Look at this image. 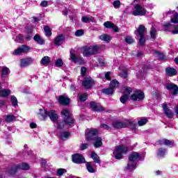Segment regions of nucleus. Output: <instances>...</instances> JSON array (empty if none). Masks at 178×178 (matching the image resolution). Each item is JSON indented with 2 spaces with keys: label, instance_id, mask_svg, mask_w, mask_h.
<instances>
[{
  "label": "nucleus",
  "instance_id": "nucleus-42",
  "mask_svg": "<svg viewBox=\"0 0 178 178\" xmlns=\"http://www.w3.org/2000/svg\"><path fill=\"white\" fill-rule=\"evenodd\" d=\"M110 87L111 88H116L119 87V81H118L116 79H114L111 81Z\"/></svg>",
  "mask_w": 178,
  "mask_h": 178
},
{
  "label": "nucleus",
  "instance_id": "nucleus-45",
  "mask_svg": "<svg viewBox=\"0 0 178 178\" xmlns=\"http://www.w3.org/2000/svg\"><path fill=\"white\" fill-rule=\"evenodd\" d=\"M26 33H27V35L25 36L26 40H31V37H33V32L31 29H26Z\"/></svg>",
  "mask_w": 178,
  "mask_h": 178
},
{
  "label": "nucleus",
  "instance_id": "nucleus-39",
  "mask_svg": "<svg viewBox=\"0 0 178 178\" xmlns=\"http://www.w3.org/2000/svg\"><path fill=\"white\" fill-rule=\"evenodd\" d=\"M44 31L46 37H51V35H52V32L51 31V28H49V26H44Z\"/></svg>",
  "mask_w": 178,
  "mask_h": 178
},
{
  "label": "nucleus",
  "instance_id": "nucleus-35",
  "mask_svg": "<svg viewBox=\"0 0 178 178\" xmlns=\"http://www.w3.org/2000/svg\"><path fill=\"white\" fill-rule=\"evenodd\" d=\"M166 155V149L159 148L157 152V156L159 158H163Z\"/></svg>",
  "mask_w": 178,
  "mask_h": 178
},
{
  "label": "nucleus",
  "instance_id": "nucleus-23",
  "mask_svg": "<svg viewBox=\"0 0 178 178\" xmlns=\"http://www.w3.org/2000/svg\"><path fill=\"white\" fill-rule=\"evenodd\" d=\"M113 127L115 129H124V127H127V124L120 121H115L113 123Z\"/></svg>",
  "mask_w": 178,
  "mask_h": 178
},
{
  "label": "nucleus",
  "instance_id": "nucleus-14",
  "mask_svg": "<svg viewBox=\"0 0 178 178\" xmlns=\"http://www.w3.org/2000/svg\"><path fill=\"white\" fill-rule=\"evenodd\" d=\"M165 88L169 91H171L172 95H177L178 94V87L177 85L175 83H167L165 85Z\"/></svg>",
  "mask_w": 178,
  "mask_h": 178
},
{
  "label": "nucleus",
  "instance_id": "nucleus-48",
  "mask_svg": "<svg viewBox=\"0 0 178 178\" xmlns=\"http://www.w3.org/2000/svg\"><path fill=\"white\" fill-rule=\"evenodd\" d=\"M120 5H122V3H120V1L119 0H116L113 2V6L115 9H119V8H120Z\"/></svg>",
  "mask_w": 178,
  "mask_h": 178
},
{
  "label": "nucleus",
  "instance_id": "nucleus-36",
  "mask_svg": "<svg viewBox=\"0 0 178 178\" xmlns=\"http://www.w3.org/2000/svg\"><path fill=\"white\" fill-rule=\"evenodd\" d=\"M91 158L93 159L95 163H101V160H99V156H98V155L95 152H92Z\"/></svg>",
  "mask_w": 178,
  "mask_h": 178
},
{
  "label": "nucleus",
  "instance_id": "nucleus-20",
  "mask_svg": "<svg viewBox=\"0 0 178 178\" xmlns=\"http://www.w3.org/2000/svg\"><path fill=\"white\" fill-rule=\"evenodd\" d=\"M58 102L61 104V105H69L70 99H69L66 95H63L59 97Z\"/></svg>",
  "mask_w": 178,
  "mask_h": 178
},
{
  "label": "nucleus",
  "instance_id": "nucleus-1",
  "mask_svg": "<svg viewBox=\"0 0 178 178\" xmlns=\"http://www.w3.org/2000/svg\"><path fill=\"white\" fill-rule=\"evenodd\" d=\"M98 129H92L86 130V140L88 141H94L95 148H99L102 145V138L97 136Z\"/></svg>",
  "mask_w": 178,
  "mask_h": 178
},
{
  "label": "nucleus",
  "instance_id": "nucleus-17",
  "mask_svg": "<svg viewBox=\"0 0 178 178\" xmlns=\"http://www.w3.org/2000/svg\"><path fill=\"white\" fill-rule=\"evenodd\" d=\"M90 108L93 111H95V112H103V111H105V108H104L101 104L94 102H90Z\"/></svg>",
  "mask_w": 178,
  "mask_h": 178
},
{
  "label": "nucleus",
  "instance_id": "nucleus-43",
  "mask_svg": "<svg viewBox=\"0 0 178 178\" xmlns=\"http://www.w3.org/2000/svg\"><path fill=\"white\" fill-rule=\"evenodd\" d=\"M103 92L107 95H112V94H113V88L110 87L108 88L103 89Z\"/></svg>",
  "mask_w": 178,
  "mask_h": 178
},
{
  "label": "nucleus",
  "instance_id": "nucleus-61",
  "mask_svg": "<svg viewBox=\"0 0 178 178\" xmlns=\"http://www.w3.org/2000/svg\"><path fill=\"white\" fill-rule=\"evenodd\" d=\"M63 127H65V125L63 124V122H60V123H58L57 125V129H63Z\"/></svg>",
  "mask_w": 178,
  "mask_h": 178
},
{
  "label": "nucleus",
  "instance_id": "nucleus-7",
  "mask_svg": "<svg viewBox=\"0 0 178 178\" xmlns=\"http://www.w3.org/2000/svg\"><path fill=\"white\" fill-rule=\"evenodd\" d=\"M83 56H91L98 54V50L99 47L98 46H90V47H84L83 48Z\"/></svg>",
  "mask_w": 178,
  "mask_h": 178
},
{
  "label": "nucleus",
  "instance_id": "nucleus-22",
  "mask_svg": "<svg viewBox=\"0 0 178 178\" xmlns=\"http://www.w3.org/2000/svg\"><path fill=\"white\" fill-rule=\"evenodd\" d=\"M104 27H106V29H113V30H114L115 33H118L119 31V29H118V26H116V25H115L111 22L107 21L104 22Z\"/></svg>",
  "mask_w": 178,
  "mask_h": 178
},
{
  "label": "nucleus",
  "instance_id": "nucleus-12",
  "mask_svg": "<svg viewBox=\"0 0 178 178\" xmlns=\"http://www.w3.org/2000/svg\"><path fill=\"white\" fill-rule=\"evenodd\" d=\"M30 51V47L26 45H22L15 49L13 52V55H20V54H26Z\"/></svg>",
  "mask_w": 178,
  "mask_h": 178
},
{
  "label": "nucleus",
  "instance_id": "nucleus-10",
  "mask_svg": "<svg viewBox=\"0 0 178 178\" xmlns=\"http://www.w3.org/2000/svg\"><path fill=\"white\" fill-rule=\"evenodd\" d=\"M131 99H132V101H143V99H144V92L141 90L135 91V92L131 95Z\"/></svg>",
  "mask_w": 178,
  "mask_h": 178
},
{
  "label": "nucleus",
  "instance_id": "nucleus-40",
  "mask_svg": "<svg viewBox=\"0 0 178 178\" xmlns=\"http://www.w3.org/2000/svg\"><path fill=\"white\" fill-rule=\"evenodd\" d=\"M51 61V58L49 56H44L42 58L40 63L42 65H48Z\"/></svg>",
  "mask_w": 178,
  "mask_h": 178
},
{
  "label": "nucleus",
  "instance_id": "nucleus-41",
  "mask_svg": "<svg viewBox=\"0 0 178 178\" xmlns=\"http://www.w3.org/2000/svg\"><path fill=\"white\" fill-rule=\"evenodd\" d=\"M67 172V170H66V169L65 168H59L56 171V176H63V175H65V173H66Z\"/></svg>",
  "mask_w": 178,
  "mask_h": 178
},
{
  "label": "nucleus",
  "instance_id": "nucleus-19",
  "mask_svg": "<svg viewBox=\"0 0 178 178\" xmlns=\"http://www.w3.org/2000/svg\"><path fill=\"white\" fill-rule=\"evenodd\" d=\"M70 59L73 61L74 63H77V62H80V60H81V58L76 55L74 50H70Z\"/></svg>",
  "mask_w": 178,
  "mask_h": 178
},
{
  "label": "nucleus",
  "instance_id": "nucleus-25",
  "mask_svg": "<svg viewBox=\"0 0 178 178\" xmlns=\"http://www.w3.org/2000/svg\"><path fill=\"white\" fill-rule=\"evenodd\" d=\"M146 31L147 29H145V26H144V25H140L138 29L135 31V33H138L139 37H144Z\"/></svg>",
  "mask_w": 178,
  "mask_h": 178
},
{
  "label": "nucleus",
  "instance_id": "nucleus-24",
  "mask_svg": "<svg viewBox=\"0 0 178 178\" xmlns=\"http://www.w3.org/2000/svg\"><path fill=\"white\" fill-rule=\"evenodd\" d=\"M63 41H65V35L60 34L58 35L56 38H55L54 44L55 45H62Z\"/></svg>",
  "mask_w": 178,
  "mask_h": 178
},
{
  "label": "nucleus",
  "instance_id": "nucleus-51",
  "mask_svg": "<svg viewBox=\"0 0 178 178\" xmlns=\"http://www.w3.org/2000/svg\"><path fill=\"white\" fill-rule=\"evenodd\" d=\"M11 102L13 106H17V99L15 96H11Z\"/></svg>",
  "mask_w": 178,
  "mask_h": 178
},
{
  "label": "nucleus",
  "instance_id": "nucleus-38",
  "mask_svg": "<svg viewBox=\"0 0 178 178\" xmlns=\"http://www.w3.org/2000/svg\"><path fill=\"white\" fill-rule=\"evenodd\" d=\"M99 38L102 40V41H106V42H109V41H111V36L106 34H103L99 36Z\"/></svg>",
  "mask_w": 178,
  "mask_h": 178
},
{
  "label": "nucleus",
  "instance_id": "nucleus-27",
  "mask_svg": "<svg viewBox=\"0 0 178 178\" xmlns=\"http://www.w3.org/2000/svg\"><path fill=\"white\" fill-rule=\"evenodd\" d=\"M165 73L167 76L172 77V76H176L177 74V71L175 68L168 67L165 69Z\"/></svg>",
  "mask_w": 178,
  "mask_h": 178
},
{
  "label": "nucleus",
  "instance_id": "nucleus-64",
  "mask_svg": "<svg viewBox=\"0 0 178 178\" xmlns=\"http://www.w3.org/2000/svg\"><path fill=\"white\" fill-rule=\"evenodd\" d=\"M45 165H47V161L42 160L41 163L42 168H45Z\"/></svg>",
  "mask_w": 178,
  "mask_h": 178
},
{
  "label": "nucleus",
  "instance_id": "nucleus-52",
  "mask_svg": "<svg viewBox=\"0 0 178 178\" xmlns=\"http://www.w3.org/2000/svg\"><path fill=\"white\" fill-rule=\"evenodd\" d=\"M125 42L127 44H133V42H134V39H133V38H131V36H127L125 38Z\"/></svg>",
  "mask_w": 178,
  "mask_h": 178
},
{
  "label": "nucleus",
  "instance_id": "nucleus-28",
  "mask_svg": "<svg viewBox=\"0 0 178 178\" xmlns=\"http://www.w3.org/2000/svg\"><path fill=\"white\" fill-rule=\"evenodd\" d=\"M33 40L37 44H39V45H44L45 44V40L38 34H36L33 37Z\"/></svg>",
  "mask_w": 178,
  "mask_h": 178
},
{
  "label": "nucleus",
  "instance_id": "nucleus-47",
  "mask_svg": "<svg viewBox=\"0 0 178 178\" xmlns=\"http://www.w3.org/2000/svg\"><path fill=\"white\" fill-rule=\"evenodd\" d=\"M147 122L148 120H147V118H143L138 122V123L139 126H144V124H147Z\"/></svg>",
  "mask_w": 178,
  "mask_h": 178
},
{
  "label": "nucleus",
  "instance_id": "nucleus-26",
  "mask_svg": "<svg viewBox=\"0 0 178 178\" xmlns=\"http://www.w3.org/2000/svg\"><path fill=\"white\" fill-rule=\"evenodd\" d=\"M158 143L160 145H169L170 147H172L174 145L175 142L172 140H169L168 139H162L158 141Z\"/></svg>",
  "mask_w": 178,
  "mask_h": 178
},
{
  "label": "nucleus",
  "instance_id": "nucleus-31",
  "mask_svg": "<svg viewBox=\"0 0 178 178\" xmlns=\"http://www.w3.org/2000/svg\"><path fill=\"white\" fill-rule=\"evenodd\" d=\"M16 120V117L13 114H8L5 115V122L6 123H12L13 120Z\"/></svg>",
  "mask_w": 178,
  "mask_h": 178
},
{
  "label": "nucleus",
  "instance_id": "nucleus-54",
  "mask_svg": "<svg viewBox=\"0 0 178 178\" xmlns=\"http://www.w3.org/2000/svg\"><path fill=\"white\" fill-rule=\"evenodd\" d=\"M84 33L83 32L82 30H78L75 32V35L76 37H81Z\"/></svg>",
  "mask_w": 178,
  "mask_h": 178
},
{
  "label": "nucleus",
  "instance_id": "nucleus-57",
  "mask_svg": "<svg viewBox=\"0 0 178 178\" xmlns=\"http://www.w3.org/2000/svg\"><path fill=\"white\" fill-rule=\"evenodd\" d=\"M100 127L102 129H104L105 130H111V127L108 126L107 124H102Z\"/></svg>",
  "mask_w": 178,
  "mask_h": 178
},
{
  "label": "nucleus",
  "instance_id": "nucleus-62",
  "mask_svg": "<svg viewBox=\"0 0 178 178\" xmlns=\"http://www.w3.org/2000/svg\"><path fill=\"white\" fill-rule=\"evenodd\" d=\"M98 62L100 66H104L105 65V63H104V60L102 58H98Z\"/></svg>",
  "mask_w": 178,
  "mask_h": 178
},
{
  "label": "nucleus",
  "instance_id": "nucleus-33",
  "mask_svg": "<svg viewBox=\"0 0 178 178\" xmlns=\"http://www.w3.org/2000/svg\"><path fill=\"white\" fill-rule=\"evenodd\" d=\"M59 137L61 138V140L65 141V140L68 139L69 137H70V133L67 131L60 132L59 134Z\"/></svg>",
  "mask_w": 178,
  "mask_h": 178
},
{
  "label": "nucleus",
  "instance_id": "nucleus-8",
  "mask_svg": "<svg viewBox=\"0 0 178 178\" xmlns=\"http://www.w3.org/2000/svg\"><path fill=\"white\" fill-rule=\"evenodd\" d=\"M134 9L132 12L133 16H145L147 15V9L143 4H135Z\"/></svg>",
  "mask_w": 178,
  "mask_h": 178
},
{
  "label": "nucleus",
  "instance_id": "nucleus-55",
  "mask_svg": "<svg viewBox=\"0 0 178 178\" xmlns=\"http://www.w3.org/2000/svg\"><path fill=\"white\" fill-rule=\"evenodd\" d=\"M139 44L140 45H144L145 44V38L144 36L140 37L139 39Z\"/></svg>",
  "mask_w": 178,
  "mask_h": 178
},
{
  "label": "nucleus",
  "instance_id": "nucleus-46",
  "mask_svg": "<svg viewBox=\"0 0 178 178\" xmlns=\"http://www.w3.org/2000/svg\"><path fill=\"white\" fill-rule=\"evenodd\" d=\"M8 105H6V101L5 100H0V108L1 111H5Z\"/></svg>",
  "mask_w": 178,
  "mask_h": 178
},
{
  "label": "nucleus",
  "instance_id": "nucleus-21",
  "mask_svg": "<svg viewBox=\"0 0 178 178\" xmlns=\"http://www.w3.org/2000/svg\"><path fill=\"white\" fill-rule=\"evenodd\" d=\"M163 109L167 118H169L170 119H172V118H173V112H172V110L169 109L167 104H163Z\"/></svg>",
  "mask_w": 178,
  "mask_h": 178
},
{
  "label": "nucleus",
  "instance_id": "nucleus-37",
  "mask_svg": "<svg viewBox=\"0 0 178 178\" xmlns=\"http://www.w3.org/2000/svg\"><path fill=\"white\" fill-rule=\"evenodd\" d=\"M153 55L155 58H158V59H160L161 60H163L164 59L163 54L158 51H153Z\"/></svg>",
  "mask_w": 178,
  "mask_h": 178
},
{
  "label": "nucleus",
  "instance_id": "nucleus-56",
  "mask_svg": "<svg viewBox=\"0 0 178 178\" xmlns=\"http://www.w3.org/2000/svg\"><path fill=\"white\" fill-rule=\"evenodd\" d=\"M40 6L42 8H47L48 6V1H42L40 3Z\"/></svg>",
  "mask_w": 178,
  "mask_h": 178
},
{
  "label": "nucleus",
  "instance_id": "nucleus-3",
  "mask_svg": "<svg viewBox=\"0 0 178 178\" xmlns=\"http://www.w3.org/2000/svg\"><path fill=\"white\" fill-rule=\"evenodd\" d=\"M38 116L40 119H45V118L49 116L52 122H56V120H58V114L56 113V111L54 110L47 111L44 108H40L38 113Z\"/></svg>",
  "mask_w": 178,
  "mask_h": 178
},
{
  "label": "nucleus",
  "instance_id": "nucleus-63",
  "mask_svg": "<svg viewBox=\"0 0 178 178\" xmlns=\"http://www.w3.org/2000/svg\"><path fill=\"white\" fill-rule=\"evenodd\" d=\"M31 129H35L37 127V124L32 122L30 124Z\"/></svg>",
  "mask_w": 178,
  "mask_h": 178
},
{
  "label": "nucleus",
  "instance_id": "nucleus-49",
  "mask_svg": "<svg viewBox=\"0 0 178 178\" xmlns=\"http://www.w3.org/2000/svg\"><path fill=\"white\" fill-rule=\"evenodd\" d=\"M88 97V96L87 95V93H83L81 95H79V101L84 102L87 100Z\"/></svg>",
  "mask_w": 178,
  "mask_h": 178
},
{
  "label": "nucleus",
  "instance_id": "nucleus-53",
  "mask_svg": "<svg viewBox=\"0 0 178 178\" xmlns=\"http://www.w3.org/2000/svg\"><path fill=\"white\" fill-rule=\"evenodd\" d=\"M120 76L122 77V79H126L127 77V71L124 70L122 72H120Z\"/></svg>",
  "mask_w": 178,
  "mask_h": 178
},
{
  "label": "nucleus",
  "instance_id": "nucleus-9",
  "mask_svg": "<svg viewBox=\"0 0 178 178\" xmlns=\"http://www.w3.org/2000/svg\"><path fill=\"white\" fill-rule=\"evenodd\" d=\"M164 31H169L172 35L178 34V25H172L170 23H167L163 25Z\"/></svg>",
  "mask_w": 178,
  "mask_h": 178
},
{
  "label": "nucleus",
  "instance_id": "nucleus-59",
  "mask_svg": "<svg viewBox=\"0 0 178 178\" xmlns=\"http://www.w3.org/2000/svg\"><path fill=\"white\" fill-rule=\"evenodd\" d=\"M88 144H87V143H83V144L81 145V151L86 149V148H88Z\"/></svg>",
  "mask_w": 178,
  "mask_h": 178
},
{
  "label": "nucleus",
  "instance_id": "nucleus-13",
  "mask_svg": "<svg viewBox=\"0 0 178 178\" xmlns=\"http://www.w3.org/2000/svg\"><path fill=\"white\" fill-rule=\"evenodd\" d=\"M131 88H124V95L120 97V102H122V104H126V102L127 101V99H129V95H130V92H131Z\"/></svg>",
  "mask_w": 178,
  "mask_h": 178
},
{
  "label": "nucleus",
  "instance_id": "nucleus-58",
  "mask_svg": "<svg viewBox=\"0 0 178 178\" xmlns=\"http://www.w3.org/2000/svg\"><path fill=\"white\" fill-rule=\"evenodd\" d=\"M86 72H87V68L82 67L81 69V76H86Z\"/></svg>",
  "mask_w": 178,
  "mask_h": 178
},
{
  "label": "nucleus",
  "instance_id": "nucleus-2",
  "mask_svg": "<svg viewBox=\"0 0 178 178\" xmlns=\"http://www.w3.org/2000/svg\"><path fill=\"white\" fill-rule=\"evenodd\" d=\"M138 161H144V158L141 159V154L138 152H134L129 156V161L127 166L128 170H134L137 168Z\"/></svg>",
  "mask_w": 178,
  "mask_h": 178
},
{
  "label": "nucleus",
  "instance_id": "nucleus-16",
  "mask_svg": "<svg viewBox=\"0 0 178 178\" xmlns=\"http://www.w3.org/2000/svg\"><path fill=\"white\" fill-rule=\"evenodd\" d=\"M82 86L86 89L91 88L94 86V80L91 77L85 78L82 82Z\"/></svg>",
  "mask_w": 178,
  "mask_h": 178
},
{
  "label": "nucleus",
  "instance_id": "nucleus-32",
  "mask_svg": "<svg viewBox=\"0 0 178 178\" xmlns=\"http://www.w3.org/2000/svg\"><path fill=\"white\" fill-rule=\"evenodd\" d=\"M86 169L89 173H95V170L94 169V164L91 162H86Z\"/></svg>",
  "mask_w": 178,
  "mask_h": 178
},
{
  "label": "nucleus",
  "instance_id": "nucleus-44",
  "mask_svg": "<svg viewBox=\"0 0 178 178\" xmlns=\"http://www.w3.org/2000/svg\"><path fill=\"white\" fill-rule=\"evenodd\" d=\"M150 35H151V38H152V40H155V38H156V29L155 28L151 29Z\"/></svg>",
  "mask_w": 178,
  "mask_h": 178
},
{
  "label": "nucleus",
  "instance_id": "nucleus-5",
  "mask_svg": "<svg viewBox=\"0 0 178 178\" xmlns=\"http://www.w3.org/2000/svg\"><path fill=\"white\" fill-rule=\"evenodd\" d=\"M61 115L63 118V120L65 124L70 126V127H72L74 124V119L69 112V110L67 108L63 109V111H61Z\"/></svg>",
  "mask_w": 178,
  "mask_h": 178
},
{
  "label": "nucleus",
  "instance_id": "nucleus-60",
  "mask_svg": "<svg viewBox=\"0 0 178 178\" xmlns=\"http://www.w3.org/2000/svg\"><path fill=\"white\" fill-rule=\"evenodd\" d=\"M105 79L108 81L111 80V72L105 73Z\"/></svg>",
  "mask_w": 178,
  "mask_h": 178
},
{
  "label": "nucleus",
  "instance_id": "nucleus-15",
  "mask_svg": "<svg viewBox=\"0 0 178 178\" xmlns=\"http://www.w3.org/2000/svg\"><path fill=\"white\" fill-rule=\"evenodd\" d=\"M34 63V59L31 58H27L20 60V67H27L29 65H33Z\"/></svg>",
  "mask_w": 178,
  "mask_h": 178
},
{
  "label": "nucleus",
  "instance_id": "nucleus-34",
  "mask_svg": "<svg viewBox=\"0 0 178 178\" xmlns=\"http://www.w3.org/2000/svg\"><path fill=\"white\" fill-rule=\"evenodd\" d=\"M81 21L83 23H90V22H94V17L91 15L83 16Z\"/></svg>",
  "mask_w": 178,
  "mask_h": 178
},
{
  "label": "nucleus",
  "instance_id": "nucleus-30",
  "mask_svg": "<svg viewBox=\"0 0 178 178\" xmlns=\"http://www.w3.org/2000/svg\"><path fill=\"white\" fill-rule=\"evenodd\" d=\"M10 70H9V68L7 67H3L1 71V79L3 80H5L6 79V76H8L10 74Z\"/></svg>",
  "mask_w": 178,
  "mask_h": 178
},
{
  "label": "nucleus",
  "instance_id": "nucleus-6",
  "mask_svg": "<svg viewBox=\"0 0 178 178\" xmlns=\"http://www.w3.org/2000/svg\"><path fill=\"white\" fill-rule=\"evenodd\" d=\"M18 169H22V170H29L30 169V165L26 163H22L17 165H14L11 167L9 170L6 171L8 175H10L11 176L16 174Z\"/></svg>",
  "mask_w": 178,
  "mask_h": 178
},
{
  "label": "nucleus",
  "instance_id": "nucleus-4",
  "mask_svg": "<svg viewBox=\"0 0 178 178\" xmlns=\"http://www.w3.org/2000/svg\"><path fill=\"white\" fill-rule=\"evenodd\" d=\"M127 151H129L127 147L120 145L115 147V151L113 152V155L115 159H122L123 158V155L127 154Z\"/></svg>",
  "mask_w": 178,
  "mask_h": 178
},
{
  "label": "nucleus",
  "instance_id": "nucleus-11",
  "mask_svg": "<svg viewBox=\"0 0 178 178\" xmlns=\"http://www.w3.org/2000/svg\"><path fill=\"white\" fill-rule=\"evenodd\" d=\"M72 162L74 163H84L86 162V159L83 157V155L80 154H75L72 156Z\"/></svg>",
  "mask_w": 178,
  "mask_h": 178
},
{
  "label": "nucleus",
  "instance_id": "nucleus-50",
  "mask_svg": "<svg viewBox=\"0 0 178 178\" xmlns=\"http://www.w3.org/2000/svg\"><path fill=\"white\" fill-rule=\"evenodd\" d=\"M55 65L57 67H62V66H63V60H62V59L58 58L56 63H55Z\"/></svg>",
  "mask_w": 178,
  "mask_h": 178
},
{
  "label": "nucleus",
  "instance_id": "nucleus-29",
  "mask_svg": "<svg viewBox=\"0 0 178 178\" xmlns=\"http://www.w3.org/2000/svg\"><path fill=\"white\" fill-rule=\"evenodd\" d=\"M11 91L10 89H1L0 90V97L3 98H8L11 94Z\"/></svg>",
  "mask_w": 178,
  "mask_h": 178
},
{
  "label": "nucleus",
  "instance_id": "nucleus-18",
  "mask_svg": "<svg viewBox=\"0 0 178 178\" xmlns=\"http://www.w3.org/2000/svg\"><path fill=\"white\" fill-rule=\"evenodd\" d=\"M172 14L174 15V16L171 17V18H170L171 23H174V24L178 23V13H175V11L170 10V11L165 12V16H168V15H172Z\"/></svg>",
  "mask_w": 178,
  "mask_h": 178
}]
</instances>
